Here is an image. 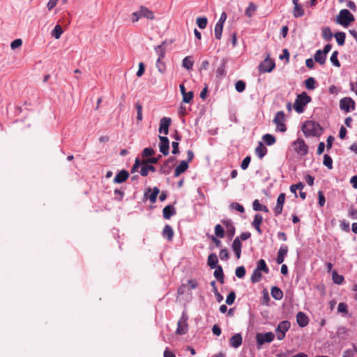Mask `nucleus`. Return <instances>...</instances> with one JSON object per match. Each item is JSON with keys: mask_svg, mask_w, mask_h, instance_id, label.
<instances>
[{"mask_svg": "<svg viewBox=\"0 0 357 357\" xmlns=\"http://www.w3.org/2000/svg\"><path fill=\"white\" fill-rule=\"evenodd\" d=\"M302 130L306 137H319L324 132L319 123L313 121H305L303 125Z\"/></svg>", "mask_w": 357, "mask_h": 357, "instance_id": "f257e3e1", "label": "nucleus"}, {"mask_svg": "<svg viewBox=\"0 0 357 357\" xmlns=\"http://www.w3.org/2000/svg\"><path fill=\"white\" fill-rule=\"evenodd\" d=\"M311 97L305 92L298 94L294 103V109L299 114L303 113L304 107L311 101Z\"/></svg>", "mask_w": 357, "mask_h": 357, "instance_id": "f03ea898", "label": "nucleus"}, {"mask_svg": "<svg viewBox=\"0 0 357 357\" xmlns=\"http://www.w3.org/2000/svg\"><path fill=\"white\" fill-rule=\"evenodd\" d=\"M354 20V16L349 10L342 9L337 16L336 22L337 24L347 27L353 22Z\"/></svg>", "mask_w": 357, "mask_h": 357, "instance_id": "7ed1b4c3", "label": "nucleus"}, {"mask_svg": "<svg viewBox=\"0 0 357 357\" xmlns=\"http://www.w3.org/2000/svg\"><path fill=\"white\" fill-rule=\"evenodd\" d=\"M285 115L283 111H279L276 113L273 122L276 125L277 130L284 132L287 130L284 123Z\"/></svg>", "mask_w": 357, "mask_h": 357, "instance_id": "20e7f679", "label": "nucleus"}, {"mask_svg": "<svg viewBox=\"0 0 357 357\" xmlns=\"http://www.w3.org/2000/svg\"><path fill=\"white\" fill-rule=\"evenodd\" d=\"M275 335L272 332L259 333L256 335V341L259 347L263 345L264 343H270L273 341Z\"/></svg>", "mask_w": 357, "mask_h": 357, "instance_id": "39448f33", "label": "nucleus"}, {"mask_svg": "<svg viewBox=\"0 0 357 357\" xmlns=\"http://www.w3.org/2000/svg\"><path fill=\"white\" fill-rule=\"evenodd\" d=\"M292 147L294 151L301 155H305L308 151V146L305 141L301 139H298L292 143Z\"/></svg>", "mask_w": 357, "mask_h": 357, "instance_id": "423d86ee", "label": "nucleus"}, {"mask_svg": "<svg viewBox=\"0 0 357 357\" xmlns=\"http://www.w3.org/2000/svg\"><path fill=\"white\" fill-rule=\"evenodd\" d=\"M275 64L273 60L269 59L267 56L263 61L259 65V71L261 73H270L275 68Z\"/></svg>", "mask_w": 357, "mask_h": 357, "instance_id": "0eeeda50", "label": "nucleus"}, {"mask_svg": "<svg viewBox=\"0 0 357 357\" xmlns=\"http://www.w3.org/2000/svg\"><path fill=\"white\" fill-rule=\"evenodd\" d=\"M355 105L354 100L349 97H345L340 100V107L346 113L354 110L355 109Z\"/></svg>", "mask_w": 357, "mask_h": 357, "instance_id": "6e6552de", "label": "nucleus"}, {"mask_svg": "<svg viewBox=\"0 0 357 357\" xmlns=\"http://www.w3.org/2000/svg\"><path fill=\"white\" fill-rule=\"evenodd\" d=\"M187 321L188 316L185 313H183L182 316L181 317L180 319L178 321L177 323V328L176 331L177 334L184 335L188 332V325Z\"/></svg>", "mask_w": 357, "mask_h": 357, "instance_id": "1a4fd4ad", "label": "nucleus"}, {"mask_svg": "<svg viewBox=\"0 0 357 357\" xmlns=\"http://www.w3.org/2000/svg\"><path fill=\"white\" fill-rule=\"evenodd\" d=\"M160 139V151L164 155H167L169 153V141L165 136H159Z\"/></svg>", "mask_w": 357, "mask_h": 357, "instance_id": "9d476101", "label": "nucleus"}, {"mask_svg": "<svg viewBox=\"0 0 357 357\" xmlns=\"http://www.w3.org/2000/svg\"><path fill=\"white\" fill-rule=\"evenodd\" d=\"M172 119L168 117H163L160 121L158 131L160 133L167 135L169 132V127L171 124Z\"/></svg>", "mask_w": 357, "mask_h": 357, "instance_id": "9b49d317", "label": "nucleus"}, {"mask_svg": "<svg viewBox=\"0 0 357 357\" xmlns=\"http://www.w3.org/2000/svg\"><path fill=\"white\" fill-rule=\"evenodd\" d=\"M160 192V190L157 187H154L153 188V191L151 192V188H148L147 192H146L144 195V199H149L152 204L155 203L157 200V197Z\"/></svg>", "mask_w": 357, "mask_h": 357, "instance_id": "f8f14e48", "label": "nucleus"}, {"mask_svg": "<svg viewBox=\"0 0 357 357\" xmlns=\"http://www.w3.org/2000/svg\"><path fill=\"white\" fill-rule=\"evenodd\" d=\"M285 201V194L280 193L277 199V204L274 208V213L275 216H278L282 213L283 205Z\"/></svg>", "mask_w": 357, "mask_h": 357, "instance_id": "ddd939ff", "label": "nucleus"}, {"mask_svg": "<svg viewBox=\"0 0 357 357\" xmlns=\"http://www.w3.org/2000/svg\"><path fill=\"white\" fill-rule=\"evenodd\" d=\"M288 252V247L285 244L281 245L278 252V256L276 258V261L278 264H281L284 260V257L287 255Z\"/></svg>", "mask_w": 357, "mask_h": 357, "instance_id": "4468645a", "label": "nucleus"}, {"mask_svg": "<svg viewBox=\"0 0 357 357\" xmlns=\"http://www.w3.org/2000/svg\"><path fill=\"white\" fill-rule=\"evenodd\" d=\"M231 248L234 252L237 259H239L241 255L242 244L239 240V237H236L232 243Z\"/></svg>", "mask_w": 357, "mask_h": 357, "instance_id": "2eb2a0df", "label": "nucleus"}, {"mask_svg": "<svg viewBox=\"0 0 357 357\" xmlns=\"http://www.w3.org/2000/svg\"><path fill=\"white\" fill-rule=\"evenodd\" d=\"M296 321L299 326L303 328L308 324L309 319L304 312H299L296 314Z\"/></svg>", "mask_w": 357, "mask_h": 357, "instance_id": "dca6fc26", "label": "nucleus"}, {"mask_svg": "<svg viewBox=\"0 0 357 357\" xmlns=\"http://www.w3.org/2000/svg\"><path fill=\"white\" fill-rule=\"evenodd\" d=\"M225 226L227 228V236L229 238H233L235 234V227L233 225V222L231 220H226L222 222Z\"/></svg>", "mask_w": 357, "mask_h": 357, "instance_id": "f3484780", "label": "nucleus"}, {"mask_svg": "<svg viewBox=\"0 0 357 357\" xmlns=\"http://www.w3.org/2000/svg\"><path fill=\"white\" fill-rule=\"evenodd\" d=\"M129 177V173L126 170L120 171L114 178V182L116 183H121L126 181Z\"/></svg>", "mask_w": 357, "mask_h": 357, "instance_id": "a211bd4d", "label": "nucleus"}, {"mask_svg": "<svg viewBox=\"0 0 357 357\" xmlns=\"http://www.w3.org/2000/svg\"><path fill=\"white\" fill-rule=\"evenodd\" d=\"M162 235L163 238H166L168 241H172L174 236L172 227L169 225H166L163 228Z\"/></svg>", "mask_w": 357, "mask_h": 357, "instance_id": "6ab92c4d", "label": "nucleus"}, {"mask_svg": "<svg viewBox=\"0 0 357 357\" xmlns=\"http://www.w3.org/2000/svg\"><path fill=\"white\" fill-rule=\"evenodd\" d=\"M188 162L182 160L175 169L174 176L178 177L181 174L185 172L188 169Z\"/></svg>", "mask_w": 357, "mask_h": 357, "instance_id": "aec40b11", "label": "nucleus"}, {"mask_svg": "<svg viewBox=\"0 0 357 357\" xmlns=\"http://www.w3.org/2000/svg\"><path fill=\"white\" fill-rule=\"evenodd\" d=\"M242 336L240 333L234 335L229 340L230 344L234 348L239 347L242 344Z\"/></svg>", "mask_w": 357, "mask_h": 357, "instance_id": "412c9836", "label": "nucleus"}, {"mask_svg": "<svg viewBox=\"0 0 357 357\" xmlns=\"http://www.w3.org/2000/svg\"><path fill=\"white\" fill-rule=\"evenodd\" d=\"M155 172V167L153 165H148L145 160H142V167L139 171L140 174L142 176H146L149 174V172Z\"/></svg>", "mask_w": 357, "mask_h": 357, "instance_id": "4be33fe9", "label": "nucleus"}, {"mask_svg": "<svg viewBox=\"0 0 357 357\" xmlns=\"http://www.w3.org/2000/svg\"><path fill=\"white\" fill-rule=\"evenodd\" d=\"M267 149L262 142H259L258 146L255 149V153L259 158H263L267 153Z\"/></svg>", "mask_w": 357, "mask_h": 357, "instance_id": "5701e85b", "label": "nucleus"}, {"mask_svg": "<svg viewBox=\"0 0 357 357\" xmlns=\"http://www.w3.org/2000/svg\"><path fill=\"white\" fill-rule=\"evenodd\" d=\"M175 213V208L171 205L166 206L162 210V214L165 219H170Z\"/></svg>", "mask_w": 357, "mask_h": 357, "instance_id": "b1692460", "label": "nucleus"}, {"mask_svg": "<svg viewBox=\"0 0 357 357\" xmlns=\"http://www.w3.org/2000/svg\"><path fill=\"white\" fill-rule=\"evenodd\" d=\"M327 55L324 52H321V50H318L314 56V61L320 65H324L326 62Z\"/></svg>", "mask_w": 357, "mask_h": 357, "instance_id": "393cba45", "label": "nucleus"}, {"mask_svg": "<svg viewBox=\"0 0 357 357\" xmlns=\"http://www.w3.org/2000/svg\"><path fill=\"white\" fill-rule=\"evenodd\" d=\"M139 12L142 17H145L149 20H153L154 18L153 13L146 7L141 6Z\"/></svg>", "mask_w": 357, "mask_h": 357, "instance_id": "a878e982", "label": "nucleus"}, {"mask_svg": "<svg viewBox=\"0 0 357 357\" xmlns=\"http://www.w3.org/2000/svg\"><path fill=\"white\" fill-rule=\"evenodd\" d=\"M194 65V60L192 56H185L182 61L183 68L187 70H192Z\"/></svg>", "mask_w": 357, "mask_h": 357, "instance_id": "bb28decb", "label": "nucleus"}, {"mask_svg": "<svg viewBox=\"0 0 357 357\" xmlns=\"http://www.w3.org/2000/svg\"><path fill=\"white\" fill-rule=\"evenodd\" d=\"M218 262V257L215 253H211L207 259V264L211 268H216Z\"/></svg>", "mask_w": 357, "mask_h": 357, "instance_id": "cd10ccee", "label": "nucleus"}, {"mask_svg": "<svg viewBox=\"0 0 357 357\" xmlns=\"http://www.w3.org/2000/svg\"><path fill=\"white\" fill-rule=\"evenodd\" d=\"M291 326V324L289 321L285 320L279 323L278 327L275 329V332L286 333L288 331Z\"/></svg>", "mask_w": 357, "mask_h": 357, "instance_id": "c85d7f7f", "label": "nucleus"}, {"mask_svg": "<svg viewBox=\"0 0 357 357\" xmlns=\"http://www.w3.org/2000/svg\"><path fill=\"white\" fill-rule=\"evenodd\" d=\"M226 64H227V60L222 59L221 61L220 65L218 67L216 70V76L218 77H222L225 76L226 75Z\"/></svg>", "mask_w": 357, "mask_h": 357, "instance_id": "c756f323", "label": "nucleus"}, {"mask_svg": "<svg viewBox=\"0 0 357 357\" xmlns=\"http://www.w3.org/2000/svg\"><path fill=\"white\" fill-rule=\"evenodd\" d=\"M271 294L273 298L278 301H280L283 298L282 291L275 286L271 288Z\"/></svg>", "mask_w": 357, "mask_h": 357, "instance_id": "7c9ffc66", "label": "nucleus"}, {"mask_svg": "<svg viewBox=\"0 0 357 357\" xmlns=\"http://www.w3.org/2000/svg\"><path fill=\"white\" fill-rule=\"evenodd\" d=\"M215 270L213 273L214 277L221 283L223 284L225 282L224 280V273L223 270L220 266H218L215 268Z\"/></svg>", "mask_w": 357, "mask_h": 357, "instance_id": "2f4dec72", "label": "nucleus"}, {"mask_svg": "<svg viewBox=\"0 0 357 357\" xmlns=\"http://www.w3.org/2000/svg\"><path fill=\"white\" fill-rule=\"evenodd\" d=\"M293 15L296 18L301 17L304 15V10L303 7L299 4L294 5Z\"/></svg>", "mask_w": 357, "mask_h": 357, "instance_id": "473e14b6", "label": "nucleus"}, {"mask_svg": "<svg viewBox=\"0 0 357 357\" xmlns=\"http://www.w3.org/2000/svg\"><path fill=\"white\" fill-rule=\"evenodd\" d=\"M261 271L257 269L256 268L254 269L252 274L250 277V280L252 283H257L260 281L261 278Z\"/></svg>", "mask_w": 357, "mask_h": 357, "instance_id": "72a5a7b5", "label": "nucleus"}, {"mask_svg": "<svg viewBox=\"0 0 357 357\" xmlns=\"http://www.w3.org/2000/svg\"><path fill=\"white\" fill-rule=\"evenodd\" d=\"M262 139L267 146H271L275 143V137L271 134H265Z\"/></svg>", "mask_w": 357, "mask_h": 357, "instance_id": "f704fd0d", "label": "nucleus"}, {"mask_svg": "<svg viewBox=\"0 0 357 357\" xmlns=\"http://www.w3.org/2000/svg\"><path fill=\"white\" fill-rule=\"evenodd\" d=\"M334 37L335 38L336 41L339 45L342 46L344 44L346 38L344 32H337L334 34Z\"/></svg>", "mask_w": 357, "mask_h": 357, "instance_id": "c9c22d12", "label": "nucleus"}, {"mask_svg": "<svg viewBox=\"0 0 357 357\" xmlns=\"http://www.w3.org/2000/svg\"><path fill=\"white\" fill-rule=\"evenodd\" d=\"M333 34L331 32V30L329 27H324L322 30V37L326 41H330L332 40Z\"/></svg>", "mask_w": 357, "mask_h": 357, "instance_id": "e433bc0d", "label": "nucleus"}, {"mask_svg": "<svg viewBox=\"0 0 357 357\" xmlns=\"http://www.w3.org/2000/svg\"><path fill=\"white\" fill-rule=\"evenodd\" d=\"M305 85L307 89L314 90L316 88V81L314 77H308L305 81Z\"/></svg>", "mask_w": 357, "mask_h": 357, "instance_id": "4c0bfd02", "label": "nucleus"}, {"mask_svg": "<svg viewBox=\"0 0 357 357\" xmlns=\"http://www.w3.org/2000/svg\"><path fill=\"white\" fill-rule=\"evenodd\" d=\"M256 268L261 271H264L265 273H268L269 271V269L266 264L265 260L262 259H259V261L257 262Z\"/></svg>", "mask_w": 357, "mask_h": 357, "instance_id": "58836bf2", "label": "nucleus"}, {"mask_svg": "<svg viewBox=\"0 0 357 357\" xmlns=\"http://www.w3.org/2000/svg\"><path fill=\"white\" fill-rule=\"evenodd\" d=\"M223 24L216 23L214 29V34L216 39L220 40L222 37Z\"/></svg>", "mask_w": 357, "mask_h": 357, "instance_id": "ea45409f", "label": "nucleus"}, {"mask_svg": "<svg viewBox=\"0 0 357 357\" xmlns=\"http://www.w3.org/2000/svg\"><path fill=\"white\" fill-rule=\"evenodd\" d=\"M173 165H170L169 163L165 162L160 168V173L165 175L169 174L172 169Z\"/></svg>", "mask_w": 357, "mask_h": 357, "instance_id": "a19ab883", "label": "nucleus"}, {"mask_svg": "<svg viewBox=\"0 0 357 357\" xmlns=\"http://www.w3.org/2000/svg\"><path fill=\"white\" fill-rule=\"evenodd\" d=\"M257 10V6L254 3H250L245 10V14L246 16L250 17L253 13Z\"/></svg>", "mask_w": 357, "mask_h": 357, "instance_id": "79ce46f5", "label": "nucleus"}, {"mask_svg": "<svg viewBox=\"0 0 357 357\" xmlns=\"http://www.w3.org/2000/svg\"><path fill=\"white\" fill-rule=\"evenodd\" d=\"M332 279L334 283L341 284L344 281V277L339 275L335 271L332 273Z\"/></svg>", "mask_w": 357, "mask_h": 357, "instance_id": "37998d69", "label": "nucleus"}, {"mask_svg": "<svg viewBox=\"0 0 357 357\" xmlns=\"http://www.w3.org/2000/svg\"><path fill=\"white\" fill-rule=\"evenodd\" d=\"M155 51L158 55V59H163L165 55V47L163 44L159 45L155 47Z\"/></svg>", "mask_w": 357, "mask_h": 357, "instance_id": "c03bdc74", "label": "nucleus"}, {"mask_svg": "<svg viewBox=\"0 0 357 357\" xmlns=\"http://www.w3.org/2000/svg\"><path fill=\"white\" fill-rule=\"evenodd\" d=\"M63 33L62 28L60 25L57 24L54 26V29L52 31V36H54L56 39H59Z\"/></svg>", "mask_w": 357, "mask_h": 357, "instance_id": "a18cd8bd", "label": "nucleus"}, {"mask_svg": "<svg viewBox=\"0 0 357 357\" xmlns=\"http://www.w3.org/2000/svg\"><path fill=\"white\" fill-rule=\"evenodd\" d=\"M324 165L329 169H333V160L328 154L324 155Z\"/></svg>", "mask_w": 357, "mask_h": 357, "instance_id": "49530a36", "label": "nucleus"}, {"mask_svg": "<svg viewBox=\"0 0 357 357\" xmlns=\"http://www.w3.org/2000/svg\"><path fill=\"white\" fill-rule=\"evenodd\" d=\"M338 52L334 51L330 58L331 62L333 63V66L336 67L340 66V63L337 59Z\"/></svg>", "mask_w": 357, "mask_h": 357, "instance_id": "de8ad7c7", "label": "nucleus"}, {"mask_svg": "<svg viewBox=\"0 0 357 357\" xmlns=\"http://www.w3.org/2000/svg\"><path fill=\"white\" fill-rule=\"evenodd\" d=\"M207 22L208 20L206 17H198L197 19V24L202 29L206 27Z\"/></svg>", "mask_w": 357, "mask_h": 357, "instance_id": "09e8293b", "label": "nucleus"}, {"mask_svg": "<svg viewBox=\"0 0 357 357\" xmlns=\"http://www.w3.org/2000/svg\"><path fill=\"white\" fill-rule=\"evenodd\" d=\"M156 68L160 73H164L166 70L165 63L162 61V59H158L156 61Z\"/></svg>", "mask_w": 357, "mask_h": 357, "instance_id": "8fccbe9b", "label": "nucleus"}, {"mask_svg": "<svg viewBox=\"0 0 357 357\" xmlns=\"http://www.w3.org/2000/svg\"><path fill=\"white\" fill-rule=\"evenodd\" d=\"M337 312L346 315L348 313V306L345 303H340L337 306Z\"/></svg>", "mask_w": 357, "mask_h": 357, "instance_id": "3c124183", "label": "nucleus"}, {"mask_svg": "<svg viewBox=\"0 0 357 357\" xmlns=\"http://www.w3.org/2000/svg\"><path fill=\"white\" fill-rule=\"evenodd\" d=\"M215 234L216 236L221 238L225 236V230L220 225H217L215 227Z\"/></svg>", "mask_w": 357, "mask_h": 357, "instance_id": "603ef678", "label": "nucleus"}, {"mask_svg": "<svg viewBox=\"0 0 357 357\" xmlns=\"http://www.w3.org/2000/svg\"><path fill=\"white\" fill-rule=\"evenodd\" d=\"M235 89L238 92L242 93L245 89V83L242 80L237 81L235 84Z\"/></svg>", "mask_w": 357, "mask_h": 357, "instance_id": "864d4df0", "label": "nucleus"}, {"mask_svg": "<svg viewBox=\"0 0 357 357\" xmlns=\"http://www.w3.org/2000/svg\"><path fill=\"white\" fill-rule=\"evenodd\" d=\"M263 221V217L261 215L257 213L255 215L254 220L252 222V226H260Z\"/></svg>", "mask_w": 357, "mask_h": 357, "instance_id": "5fc2aeb1", "label": "nucleus"}, {"mask_svg": "<svg viewBox=\"0 0 357 357\" xmlns=\"http://www.w3.org/2000/svg\"><path fill=\"white\" fill-rule=\"evenodd\" d=\"M304 184L301 182H299L297 184H295V185H291L290 186V190L292 193H294L296 197L297 196L296 195V190H301L303 188H304Z\"/></svg>", "mask_w": 357, "mask_h": 357, "instance_id": "6e6d98bb", "label": "nucleus"}, {"mask_svg": "<svg viewBox=\"0 0 357 357\" xmlns=\"http://www.w3.org/2000/svg\"><path fill=\"white\" fill-rule=\"evenodd\" d=\"M235 274L237 278H243L245 275V268L244 266H238L235 271Z\"/></svg>", "mask_w": 357, "mask_h": 357, "instance_id": "4d7b16f0", "label": "nucleus"}, {"mask_svg": "<svg viewBox=\"0 0 357 357\" xmlns=\"http://www.w3.org/2000/svg\"><path fill=\"white\" fill-rule=\"evenodd\" d=\"M135 108L137 109V119L138 121H141L142 120V106L139 102H137L135 104Z\"/></svg>", "mask_w": 357, "mask_h": 357, "instance_id": "13d9d810", "label": "nucleus"}, {"mask_svg": "<svg viewBox=\"0 0 357 357\" xmlns=\"http://www.w3.org/2000/svg\"><path fill=\"white\" fill-rule=\"evenodd\" d=\"M236 298V294L234 291H231L228 294L226 298V303L229 305H232L234 303Z\"/></svg>", "mask_w": 357, "mask_h": 357, "instance_id": "bf43d9fd", "label": "nucleus"}, {"mask_svg": "<svg viewBox=\"0 0 357 357\" xmlns=\"http://www.w3.org/2000/svg\"><path fill=\"white\" fill-rule=\"evenodd\" d=\"M230 207H231V208L236 210L240 213H244V211H245L244 207L241 204H240L237 202L231 203L230 205Z\"/></svg>", "mask_w": 357, "mask_h": 357, "instance_id": "052dcab7", "label": "nucleus"}, {"mask_svg": "<svg viewBox=\"0 0 357 357\" xmlns=\"http://www.w3.org/2000/svg\"><path fill=\"white\" fill-rule=\"evenodd\" d=\"M336 333L338 337L347 335L348 334V329L344 326H339L337 328Z\"/></svg>", "mask_w": 357, "mask_h": 357, "instance_id": "680f3d73", "label": "nucleus"}, {"mask_svg": "<svg viewBox=\"0 0 357 357\" xmlns=\"http://www.w3.org/2000/svg\"><path fill=\"white\" fill-rule=\"evenodd\" d=\"M182 96H183V102H184L185 103H189L193 98V93H192V91H189L188 93L183 94Z\"/></svg>", "mask_w": 357, "mask_h": 357, "instance_id": "e2e57ef3", "label": "nucleus"}, {"mask_svg": "<svg viewBox=\"0 0 357 357\" xmlns=\"http://www.w3.org/2000/svg\"><path fill=\"white\" fill-rule=\"evenodd\" d=\"M250 161H251L250 156H246L243 160V161L241 162V169H243V170H245L248 167Z\"/></svg>", "mask_w": 357, "mask_h": 357, "instance_id": "0e129e2a", "label": "nucleus"}, {"mask_svg": "<svg viewBox=\"0 0 357 357\" xmlns=\"http://www.w3.org/2000/svg\"><path fill=\"white\" fill-rule=\"evenodd\" d=\"M340 228L342 229V231H346V232H349L350 231L349 223L348 222H347L344 220H340Z\"/></svg>", "mask_w": 357, "mask_h": 357, "instance_id": "69168bd1", "label": "nucleus"}, {"mask_svg": "<svg viewBox=\"0 0 357 357\" xmlns=\"http://www.w3.org/2000/svg\"><path fill=\"white\" fill-rule=\"evenodd\" d=\"M22 39L20 38H17V39H15L14 40L11 44H10V47L12 50H15L17 47H20V46H22Z\"/></svg>", "mask_w": 357, "mask_h": 357, "instance_id": "338daca9", "label": "nucleus"}, {"mask_svg": "<svg viewBox=\"0 0 357 357\" xmlns=\"http://www.w3.org/2000/svg\"><path fill=\"white\" fill-rule=\"evenodd\" d=\"M220 258L221 260H227L229 259V252L226 248L222 249L220 252Z\"/></svg>", "mask_w": 357, "mask_h": 357, "instance_id": "774afa93", "label": "nucleus"}]
</instances>
